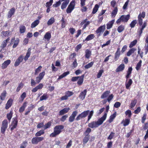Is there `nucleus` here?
I'll return each instance as SVG.
<instances>
[{
    "label": "nucleus",
    "mask_w": 148,
    "mask_h": 148,
    "mask_svg": "<svg viewBox=\"0 0 148 148\" xmlns=\"http://www.w3.org/2000/svg\"><path fill=\"white\" fill-rule=\"evenodd\" d=\"M124 65L121 64L116 69V72H118L122 71L124 69Z\"/></svg>",
    "instance_id": "obj_30"
},
{
    "label": "nucleus",
    "mask_w": 148,
    "mask_h": 148,
    "mask_svg": "<svg viewBox=\"0 0 148 148\" xmlns=\"http://www.w3.org/2000/svg\"><path fill=\"white\" fill-rule=\"evenodd\" d=\"M136 49L134 48H132L130 49L128 51L127 53V55L128 56H130L132 53H134L136 51Z\"/></svg>",
    "instance_id": "obj_32"
},
{
    "label": "nucleus",
    "mask_w": 148,
    "mask_h": 148,
    "mask_svg": "<svg viewBox=\"0 0 148 148\" xmlns=\"http://www.w3.org/2000/svg\"><path fill=\"white\" fill-rule=\"evenodd\" d=\"M75 3L74 1H72L70 3L66 10L67 13H71L74 8Z\"/></svg>",
    "instance_id": "obj_9"
},
{
    "label": "nucleus",
    "mask_w": 148,
    "mask_h": 148,
    "mask_svg": "<svg viewBox=\"0 0 148 148\" xmlns=\"http://www.w3.org/2000/svg\"><path fill=\"white\" fill-rule=\"evenodd\" d=\"M120 55V52H116L115 54L114 58L116 60H117Z\"/></svg>",
    "instance_id": "obj_64"
},
{
    "label": "nucleus",
    "mask_w": 148,
    "mask_h": 148,
    "mask_svg": "<svg viewBox=\"0 0 148 148\" xmlns=\"http://www.w3.org/2000/svg\"><path fill=\"white\" fill-rule=\"evenodd\" d=\"M15 11V9L14 8H12L10 9L8 13V18H10L14 14Z\"/></svg>",
    "instance_id": "obj_23"
},
{
    "label": "nucleus",
    "mask_w": 148,
    "mask_h": 148,
    "mask_svg": "<svg viewBox=\"0 0 148 148\" xmlns=\"http://www.w3.org/2000/svg\"><path fill=\"white\" fill-rule=\"evenodd\" d=\"M103 72L104 71L103 69L100 70L97 73V78H100L101 77L102 73H103Z\"/></svg>",
    "instance_id": "obj_54"
},
{
    "label": "nucleus",
    "mask_w": 148,
    "mask_h": 148,
    "mask_svg": "<svg viewBox=\"0 0 148 148\" xmlns=\"http://www.w3.org/2000/svg\"><path fill=\"white\" fill-rule=\"evenodd\" d=\"M106 119V114L101 118L99 119L97 121H93L89 123L88 124V126L92 128H97L101 125Z\"/></svg>",
    "instance_id": "obj_1"
},
{
    "label": "nucleus",
    "mask_w": 148,
    "mask_h": 148,
    "mask_svg": "<svg viewBox=\"0 0 148 148\" xmlns=\"http://www.w3.org/2000/svg\"><path fill=\"white\" fill-rule=\"evenodd\" d=\"M51 38V33L50 32H46L44 36L43 40H47L49 41Z\"/></svg>",
    "instance_id": "obj_15"
},
{
    "label": "nucleus",
    "mask_w": 148,
    "mask_h": 148,
    "mask_svg": "<svg viewBox=\"0 0 148 148\" xmlns=\"http://www.w3.org/2000/svg\"><path fill=\"white\" fill-rule=\"evenodd\" d=\"M40 21L38 20H36L33 22L31 24V27L34 28L37 26L39 23Z\"/></svg>",
    "instance_id": "obj_31"
},
{
    "label": "nucleus",
    "mask_w": 148,
    "mask_h": 148,
    "mask_svg": "<svg viewBox=\"0 0 148 148\" xmlns=\"http://www.w3.org/2000/svg\"><path fill=\"white\" fill-rule=\"evenodd\" d=\"M70 108L69 107L65 108L62 110H61L59 112V114L62 115L65 114L67 113L70 110Z\"/></svg>",
    "instance_id": "obj_21"
},
{
    "label": "nucleus",
    "mask_w": 148,
    "mask_h": 148,
    "mask_svg": "<svg viewBox=\"0 0 148 148\" xmlns=\"http://www.w3.org/2000/svg\"><path fill=\"white\" fill-rule=\"evenodd\" d=\"M12 100L10 99L7 101V103L6 104L5 109H8L10 108L12 105Z\"/></svg>",
    "instance_id": "obj_25"
},
{
    "label": "nucleus",
    "mask_w": 148,
    "mask_h": 148,
    "mask_svg": "<svg viewBox=\"0 0 148 148\" xmlns=\"http://www.w3.org/2000/svg\"><path fill=\"white\" fill-rule=\"evenodd\" d=\"M10 40V38H8L6 40L3 41L1 46V48L2 49H3L6 46L8 42Z\"/></svg>",
    "instance_id": "obj_22"
},
{
    "label": "nucleus",
    "mask_w": 148,
    "mask_h": 148,
    "mask_svg": "<svg viewBox=\"0 0 148 148\" xmlns=\"http://www.w3.org/2000/svg\"><path fill=\"white\" fill-rule=\"evenodd\" d=\"M44 139L43 137L36 136L33 138L32 140V143L33 144H37L39 142L42 141Z\"/></svg>",
    "instance_id": "obj_8"
},
{
    "label": "nucleus",
    "mask_w": 148,
    "mask_h": 148,
    "mask_svg": "<svg viewBox=\"0 0 148 148\" xmlns=\"http://www.w3.org/2000/svg\"><path fill=\"white\" fill-rule=\"evenodd\" d=\"M118 12V8L117 7H115L112 11L111 14V16L112 18H114L117 14Z\"/></svg>",
    "instance_id": "obj_27"
},
{
    "label": "nucleus",
    "mask_w": 148,
    "mask_h": 148,
    "mask_svg": "<svg viewBox=\"0 0 148 148\" xmlns=\"http://www.w3.org/2000/svg\"><path fill=\"white\" fill-rule=\"evenodd\" d=\"M6 94V92L4 90L0 96V99L1 100H3L5 98Z\"/></svg>",
    "instance_id": "obj_43"
},
{
    "label": "nucleus",
    "mask_w": 148,
    "mask_h": 148,
    "mask_svg": "<svg viewBox=\"0 0 148 148\" xmlns=\"http://www.w3.org/2000/svg\"><path fill=\"white\" fill-rule=\"evenodd\" d=\"M89 136L88 135L86 136L83 140V143L84 144H86L89 140Z\"/></svg>",
    "instance_id": "obj_57"
},
{
    "label": "nucleus",
    "mask_w": 148,
    "mask_h": 148,
    "mask_svg": "<svg viewBox=\"0 0 148 148\" xmlns=\"http://www.w3.org/2000/svg\"><path fill=\"white\" fill-rule=\"evenodd\" d=\"M124 29V26L122 25H121L118 27L117 30L119 33H121L123 32Z\"/></svg>",
    "instance_id": "obj_40"
},
{
    "label": "nucleus",
    "mask_w": 148,
    "mask_h": 148,
    "mask_svg": "<svg viewBox=\"0 0 148 148\" xmlns=\"http://www.w3.org/2000/svg\"><path fill=\"white\" fill-rule=\"evenodd\" d=\"M133 81L131 79H126L125 82V86L127 89H130V87L132 84Z\"/></svg>",
    "instance_id": "obj_12"
},
{
    "label": "nucleus",
    "mask_w": 148,
    "mask_h": 148,
    "mask_svg": "<svg viewBox=\"0 0 148 148\" xmlns=\"http://www.w3.org/2000/svg\"><path fill=\"white\" fill-rule=\"evenodd\" d=\"M55 20L54 18L52 17L47 21V25L48 26L51 25L55 22Z\"/></svg>",
    "instance_id": "obj_28"
},
{
    "label": "nucleus",
    "mask_w": 148,
    "mask_h": 148,
    "mask_svg": "<svg viewBox=\"0 0 148 148\" xmlns=\"http://www.w3.org/2000/svg\"><path fill=\"white\" fill-rule=\"evenodd\" d=\"M8 122L7 119L4 120L2 122L1 128V132L3 134H4L6 129L8 127Z\"/></svg>",
    "instance_id": "obj_5"
},
{
    "label": "nucleus",
    "mask_w": 148,
    "mask_h": 148,
    "mask_svg": "<svg viewBox=\"0 0 148 148\" xmlns=\"http://www.w3.org/2000/svg\"><path fill=\"white\" fill-rule=\"evenodd\" d=\"M48 98V95L46 94H43V95L41 96L40 98V100L42 101L44 100H46Z\"/></svg>",
    "instance_id": "obj_46"
},
{
    "label": "nucleus",
    "mask_w": 148,
    "mask_h": 148,
    "mask_svg": "<svg viewBox=\"0 0 148 148\" xmlns=\"http://www.w3.org/2000/svg\"><path fill=\"white\" fill-rule=\"evenodd\" d=\"M129 0H127V1L125 3L123 8V10H126L127 9V8L129 2Z\"/></svg>",
    "instance_id": "obj_61"
},
{
    "label": "nucleus",
    "mask_w": 148,
    "mask_h": 148,
    "mask_svg": "<svg viewBox=\"0 0 148 148\" xmlns=\"http://www.w3.org/2000/svg\"><path fill=\"white\" fill-rule=\"evenodd\" d=\"M9 34V32L8 31H3L1 32V35L3 37L8 36Z\"/></svg>",
    "instance_id": "obj_50"
},
{
    "label": "nucleus",
    "mask_w": 148,
    "mask_h": 148,
    "mask_svg": "<svg viewBox=\"0 0 148 148\" xmlns=\"http://www.w3.org/2000/svg\"><path fill=\"white\" fill-rule=\"evenodd\" d=\"M51 125V122L49 121L44 126V128L45 129H47L49 128Z\"/></svg>",
    "instance_id": "obj_59"
},
{
    "label": "nucleus",
    "mask_w": 148,
    "mask_h": 148,
    "mask_svg": "<svg viewBox=\"0 0 148 148\" xmlns=\"http://www.w3.org/2000/svg\"><path fill=\"white\" fill-rule=\"evenodd\" d=\"M24 86V84L22 82L20 83L17 87L16 91L17 92H18L20 91V90Z\"/></svg>",
    "instance_id": "obj_51"
},
{
    "label": "nucleus",
    "mask_w": 148,
    "mask_h": 148,
    "mask_svg": "<svg viewBox=\"0 0 148 148\" xmlns=\"http://www.w3.org/2000/svg\"><path fill=\"white\" fill-rule=\"evenodd\" d=\"M45 75V71H42L39 73L38 76L36 78V81L37 84H38L40 82L41 80L43 78Z\"/></svg>",
    "instance_id": "obj_10"
},
{
    "label": "nucleus",
    "mask_w": 148,
    "mask_h": 148,
    "mask_svg": "<svg viewBox=\"0 0 148 148\" xmlns=\"http://www.w3.org/2000/svg\"><path fill=\"white\" fill-rule=\"evenodd\" d=\"M142 60H140L139 62L137 64L136 67V69L137 71L139 70L141 66Z\"/></svg>",
    "instance_id": "obj_41"
},
{
    "label": "nucleus",
    "mask_w": 148,
    "mask_h": 148,
    "mask_svg": "<svg viewBox=\"0 0 148 148\" xmlns=\"http://www.w3.org/2000/svg\"><path fill=\"white\" fill-rule=\"evenodd\" d=\"M106 29V25H105L101 26L99 27L96 30V32L98 34L103 32Z\"/></svg>",
    "instance_id": "obj_19"
},
{
    "label": "nucleus",
    "mask_w": 148,
    "mask_h": 148,
    "mask_svg": "<svg viewBox=\"0 0 148 148\" xmlns=\"http://www.w3.org/2000/svg\"><path fill=\"white\" fill-rule=\"evenodd\" d=\"M45 133V132L43 130H40L37 132H36L35 134V136H39L41 135H42L43 134Z\"/></svg>",
    "instance_id": "obj_49"
},
{
    "label": "nucleus",
    "mask_w": 148,
    "mask_h": 148,
    "mask_svg": "<svg viewBox=\"0 0 148 148\" xmlns=\"http://www.w3.org/2000/svg\"><path fill=\"white\" fill-rule=\"evenodd\" d=\"M94 62H91L90 63H88L86 65L84 66L85 69H88L91 67L93 64Z\"/></svg>",
    "instance_id": "obj_53"
},
{
    "label": "nucleus",
    "mask_w": 148,
    "mask_h": 148,
    "mask_svg": "<svg viewBox=\"0 0 148 148\" xmlns=\"http://www.w3.org/2000/svg\"><path fill=\"white\" fill-rule=\"evenodd\" d=\"M31 53V49H29L27 50L26 54L24 58V60L25 61H26L28 60L29 57Z\"/></svg>",
    "instance_id": "obj_38"
},
{
    "label": "nucleus",
    "mask_w": 148,
    "mask_h": 148,
    "mask_svg": "<svg viewBox=\"0 0 148 148\" xmlns=\"http://www.w3.org/2000/svg\"><path fill=\"white\" fill-rule=\"evenodd\" d=\"M125 114L126 116H128L129 118H130L132 115V113L131 111L130 110H127L125 112Z\"/></svg>",
    "instance_id": "obj_58"
},
{
    "label": "nucleus",
    "mask_w": 148,
    "mask_h": 148,
    "mask_svg": "<svg viewBox=\"0 0 148 148\" xmlns=\"http://www.w3.org/2000/svg\"><path fill=\"white\" fill-rule=\"evenodd\" d=\"M90 23V22L87 21V19H85L84 20H83L80 23V25H82L84 24L83 26V29H85L86 27L89 25Z\"/></svg>",
    "instance_id": "obj_16"
},
{
    "label": "nucleus",
    "mask_w": 148,
    "mask_h": 148,
    "mask_svg": "<svg viewBox=\"0 0 148 148\" xmlns=\"http://www.w3.org/2000/svg\"><path fill=\"white\" fill-rule=\"evenodd\" d=\"M87 92V90L85 89L82 92L79 94V97L82 100H83L84 99L86 94Z\"/></svg>",
    "instance_id": "obj_17"
},
{
    "label": "nucleus",
    "mask_w": 148,
    "mask_h": 148,
    "mask_svg": "<svg viewBox=\"0 0 148 148\" xmlns=\"http://www.w3.org/2000/svg\"><path fill=\"white\" fill-rule=\"evenodd\" d=\"M25 29L26 28L24 25H21L19 27L20 32L21 34L24 33L25 32Z\"/></svg>",
    "instance_id": "obj_42"
},
{
    "label": "nucleus",
    "mask_w": 148,
    "mask_h": 148,
    "mask_svg": "<svg viewBox=\"0 0 148 148\" xmlns=\"http://www.w3.org/2000/svg\"><path fill=\"white\" fill-rule=\"evenodd\" d=\"M27 103L25 102L24 103L22 106L19 109V112L20 113H22L24 111L25 108L27 106Z\"/></svg>",
    "instance_id": "obj_37"
},
{
    "label": "nucleus",
    "mask_w": 148,
    "mask_h": 148,
    "mask_svg": "<svg viewBox=\"0 0 148 148\" xmlns=\"http://www.w3.org/2000/svg\"><path fill=\"white\" fill-rule=\"evenodd\" d=\"M137 102V101L136 99H134L132 101L130 107L131 108L134 107L136 105Z\"/></svg>",
    "instance_id": "obj_55"
},
{
    "label": "nucleus",
    "mask_w": 148,
    "mask_h": 148,
    "mask_svg": "<svg viewBox=\"0 0 148 148\" xmlns=\"http://www.w3.org/2000/svg\"><path fill=\"white\" fill-rule=\"evenodd\" d=\"M42 68V66H39L38 67V68L36 69L35 70V75H37V74H38Z\"/></svg>",
    "instance_id": "obj_45"
},
{
    "label": "nucleus",
    "mask_w": 148,
    "mask_h": 148,
    "mask_svg": "<svg viewBox=\"0 0 148 148\" xmlns=\"http://www.w3.org/2000/svg\"><path fill=\"white\" fill-rule=\"evenodd\" d=\"M61 1H64L62 4L61 8L62 9H63L65 8L67 5L69 3V0H61Z\"/></svg>",
    "instance_id": "obj_20"
},
{
    "label": "nucleus",
    "mask_w": 148,
    "mask_h": 148,
    "mask_svg": "<svg viewBox=\"0 0 148 148\" xmlns=\"http://www.w3.org/2000/svg\"><path fill=\"white\" fill-rule=\"evenodd\" d=\"M77 111H73L69 118V121L71 122H73L74 120L75 117L77 115Z\"/></svg>",
    "instance_id": "obj_13"
},
{
    "label": "nucleus",
    "mask_w": 148,
    "mask_h": 148,
    "mask_svg": "<svg viewBox=\"0 0 148 148\" xmlns=\"http://www.w3.org/2000/svg\"><path fill=\"white\" fill-rule=\"evenodd\" d=\"M11 60H8L4 61L2 64L1 67L2 69H6L8 66L10 64Z\"/></svg>",
    "instance_id": "obj_14"
},
{
    "label": "nucleus",
    "mask_w": 148,
    "mask_h": 148,
    "mask_svg": "<svg viewBox=\"0 0 148 148\" xmlns=\"http://www.w3.org/2000/svg\"><path fill=\"white\" fill-rule=\"evenodd\" d=\"M27 144V142L26 141H24L21 144L20 148H25Z\"/></svg>",
    "instance_id": "obj_56"
},
{
    "label": "nucleus",
    "mask_w": 148,
    "mask_h": 148,
    "mask_svg": "<svg viewBox=\"0 0 148 148\" xmlns=\"http://www.w3.org/2000/svg\"><path fill=\"white\" fill-rule=\"evenodd\" d=\"M17 123L18 121L17 119L16 118H13V121L12 122L10 126L11 131H13L14 129L16 128L17 126Z\"/></svg>",
    "instance_id": "obj_11"
},
{
    "label": "nucleus",
    "mask_w": 148,
    "mask_h": 148,
    "mask_svg": "<svg viewBox=\"0 0 148 148\" xmlns=\"http://www.w3.org/2000/svg\"><path fill=\"white\" fill-rule=\"evenodd\" d=\"M99 7V6L98 4H96L93 9L92 13L95 14L98 11Z\"/></svg>",
    "instance_id": "obj_44"
},
{
    "label": "nucleus",
    "mask_w": 148,
    "mask_h": 148,
    "mask_svg": "<svg viewBox=\"0 0 148 148\" xmlns=\"http://www.w3.org/2000/svg\"><path fill=\"white\" fill-rule=\"evenodd\" d=\"M95 36L93 34H90L88 35L85 39V41H88L93 39Z\"/></svg>",
    "instance_id": "obj_39"
},
{
    "label": "nucleus",
    "mask_w": 148,
    "mask_h": 148,
    "mask_svg": "<svg viewBox=\"0 0 148 148\" xmlns=\"http://www.w3.org/2000/svg\"><path fill=\"white\" fill-rule=\"evenodd\" d=\"M69 73V71L64 72L63 74H62V75H60L59 76V78L58 79H61L64 77L66 76L67 75H68Z\"/></svg>",
    "instance_id": "obj_48"
},
{
    "label": "nucleus",
    "mask_w": 148,
    "mask_h": 148,
    "mask_svg": "<svg viewBox=\"0 0 148 148\" xmlns=\"http://www.w3.org/2000/svg\"><path fill=\"white\" fill-rule=\"evenodd\" d=\"M130 122V119H125L123 120L121 122V124H123L124 126H126L129 125Z\"/></svg>",
    "instance_id": "obj_26"
},
{
    "label": "nucleus",
    "mask_w": 148,
    "mask_h": 148,
    "mask_svg": "<svg viewBox=\"0 0 148 148\" xmlns=\"http://www.w3.org/2000/svg\"><path fill=\"white\" fill-rule=\"evenodd\" d=\"M110 93V92L109 91H107L105 92L101 96V98L104 99L107 97Z\"/></svg>",
    "instance_id": "obj_35"
},
{
    "label": "nucleus",
    "mask_w": 148,
    "mask_h": 148,
    "mask_svg": "<svg viewBox=\"0 0 148 148\" xmlns=\"http://www.w3.org/2000/svg\"><path fill=\"white\" fill-rule=\"evenodd\" d=\"M64 128V126L62 125H58L56 126L54 128L53 132L50 134V136L52 137H56L61 133L62 130Z\"/></svg>",
    "instance_id": "obj_3"
},
{
    "label": "nucleus",
    "mask_w": 148,
    "mask_h": 148,
    "mask_svg": "<svg viewBox=\"0 0 148 148\" xmlns=\"http://www.w3.org/2000/svg\"><path fill=\"white\" fill-rule=\"evenodd\" d=\"M53 3V0H50L49 1L47 2L46 3V6L47 7H50Z\"/></svg>",
    "instance_id": "obj_62"
},
{
    "label": "nucleus",
    "mask_w": 148,
    "mask_h": 148,
    "mask_svg": "<svg viewBox=\"0 0 148 148\" xmlns=\"http://www.w3.org/2000/svg\"><path fill=\"white\" fill-rule=\"evenodd\" d=\"M130 16L129 14L127 15H122L120 18L118 19L116 22L117 24H119L121 22L123 23L127 22L128 21L130 18Z\"/></svg>",
    "instance_id": "obj_4"
},
{
    "label": "nucleus",
    "mask_w": 148,
    "mask_h": 148,
    "mask_svg": "<svg viewBox=\"0 0 148 148\" xmlns=\"http://www.w3.org/2000/svg\"><path fill=\"white\" fill-rule=\"evenodd\" d=\"M65 94L68 98V97H70L73 94V92L69 91H67L65 92Z\"/></svg>",
    "instance_id": "obj_52"
},
{
    "label": "nucleus",
    "mask_w": 148,
    "mask_h": 148,
    "mask_svg": "<svg viewBox=\"0 0 148 148\" xmlns=\"http://www.w3.org/2000/svg\"><path fill=\"white\" fill-rule=\"evenodd\" d=\"M132 67H130L128 68V71L127 72V75L126 76V79H128L130 76V75L132 73Z\"/></svg>",
    "instance_id": "obj_34"
},
{
    "label": "nucleus",
    "mask_w": 148,
    "mask_h": 148,
    "mask_svg": "<svg viewBox=\"0 0 148 148\" xmlns=\"http://www.w3.org/2000/svg\"><path fill=\"white\" fill-rule=\"evenodd\" d=\"M137 41L136 40H135L133 41L132 42L129 46V47L130 48H131L133 46H134L137 43Z\"/></svg>",
    "instance_id": "obj_47"
},
{
    "label": "nucleus",
    "mask_w": 148,
    "mask_h": 148,
    "mask_svg": "<svg viewBox=\"0 0 148 148\" xmlns=\"http://www.w3.org/2000/svg\"><path fill=\"white\" fill-rule=\"evenodd\" d=\"M85 57L86 58L88 59L91 55V51L89 49H86L85 51Z\"/></svg>",
    "instance_id": "obj_29"
},
{
    "label": "nucleus",
    "mask_w": 148,
    "mask_h": 148,
    "mask_svg": "<svg viewBox=\"0 0 148 148\" xmlns=\"http://www.w3.org/2000/svg\"><path fill=\"white\" fill-rule=\"evenodd\" d=\"M116 116V112H114L111 115L108 121L110 123L112 122Z\"/></svg>",
    "instance_id": "obj_36"
},
{
    "label": "nucleus",
    "mask_w": 148,
    "mask_h": 148,
    "mask_svg": "<svg viewBox=\"0 0 148 148\" xmlns=\"http://www.w3.org/2000/svg\"><path fill=\"white\" fill-rule=\"evenodd\" d=\"M137 21L136 20H135L133 21L130 24V27L131 28L134 27Z\"/></svg>",
    "instance_id": "obj_60"
},
{
    "label": "nucleus",
    "mask_w": 148,
    "mask_h": 148,
    "mask_svg": "<svg viewBox=\"0 0 148 148\" xmlns=\"http://www.w3.org/2000/svg\"><path fill=\"white\" fill-rule=\"evenodd\" d=\"M93 113V110H92L90 111L89 110L84 111L78 115L76 119V120L77 121H78L81 119L84 118L86 117L89 113L87 120V121H88L92 116Z\"/></svg>",
    "instance_id": "obj_2"
},
{
    "label": "nucleus",
    "mask_w": 148,
    "mask_h": 148,
    "mask_svg": "<svg viewBox=\"0 0 148 148\" xmlns=\"http://www.w3.org/2000/svg\"><path fill=\"white\" fill-rule=\"evenodd\" d=\"M83 81L84 80L80 78H79L77 82V84L79 86L81 85L83 83Z\"/></svg>",
    "instance_id": "obj_63"
},
{
    "label": "nucleus",
    "mask_w": 148,
    "mask_h": 148,
    "mask_svg": "<svg viewBox=\"0 0 148 148\" xmlns=\"http://www.w3.org/2000/svg\"><path fill=\"white\" fill-rule=\"evenodd\" d=\"M20 41L19 39L18 38L13 37L11 40L10 44H13L12 47L13 48L16 47L18 45Z\"/></svg>",
    "instance_id": "obj_6"
},
{
    "label": "nucleus",
    "mask_w": 148,
    "mask_h": 148,
    "mask_svg": "<svg viewBox=\"0 0 148 148\" xmlns=\"http://www.w3.org/2000/svg\"><path fill=\"white\" fill-rule=\"evenodd\" d=\"M13 112L12 111H11L9 113L7 114L6 117L10 122L12 118Z\"/></svg>",
    "instance_id": "obj_33"
},
{
    "label": "nucleus",
    "mask_w": 148,
    "mask_h": 148,
    "mask_svg": "<svg viewBox=\"0 0 148 148\" xmlns=\"http://www.w3.org/2000/svg\"><path fill=\"white\" fill-rule=\"evenodd\" d=\"M114 21V19L112 20L111 21H109L106 25L107 29H109L112 27Z\"/></svg>",
    "instance_id": "obj_24"
},
{
    "label": "nucleus",
    "mask_w": 148,
    "mask_h": 148,
    "mask_svg": "<svg viewBox=\"0 0 148 148\" xmlns=\"http://www.w3.org/2000/svg\"><path fill=\"white\" fill-rule=\"evenodd\" d=\"M145 16V13L143 11L141 13H140L138 16V21L139 25L141 26L143 23V19Z\"/></svg>",
    "instance_id": "obj_7"
},
{
    "label": "nucleus",
    "mask_w": 148,
    "mask_h": 148,
    "mask_svg": "<svg viewBox=\"0 0 148 148\" xmlns=\"http://www.w3.org/2000/svg\"><path fill=\"white\" fill-rule=\"evenodd\" d=\"M23 59V57L22 56H20L16 60L14 63V66H18L20 63L22 62Z\"/></svg>",
    "instance_id": "obj_18"
}]
</instances>
